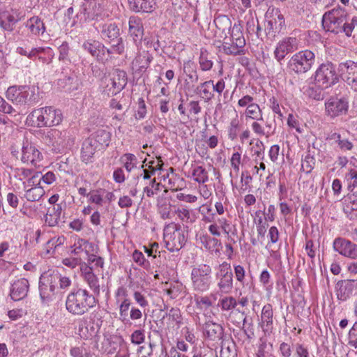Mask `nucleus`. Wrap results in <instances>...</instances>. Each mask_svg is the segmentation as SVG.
Masks as SVG:
<instances>
[{"instance_id": "f257e3e1", "label": "nucleus", "mask_w": 357, "mask_h": 357, "mask_svg": "<svg viewBox=\"0 0 357 357\" xmlns=\"http://www.w3.org/2000/svg\"><path fill=\"white\" fill-rule=\"evenodd\" d=\"M71 285V279L63 275L57 270H49L43 273L39 279V293L42 302L49 303L59 290L66 291Z\"/></svg>"}, {"instance_id": "f03ea898", "label": "nucleus", "mask_w": 357, "mask_h": 357, "mask_svg": "<svg viewBox=\"0 0 357 357\" xmlns=\"http://www.w3.org/2000/svg\"><path fill=\"white\" fill-rule=\"evenodd\" d=\"M97 301L94 295L86 289H77L71 291L66 300V309L73 315L82 316L96 306Z\"/></svg>"}, {"instance_id": "7ed1b4c3", "label": "nucleus", "mask_w": 357, "mask_h": 357, "mask_svg": "<svg viewBox=\"0 0 357 357\" xmlns=\"http://www.w3.org/2000/svg\"><path fill=\"white\" fill-rule=\"evenodd\" d=\"M28 120L38 128L52 127L62 122L63 114L61 110L53 107H44L34 109L28 116Z\"/></svg>"}, {"instance_id": "20e7f679", "label": "nucleus", "mask_w": 357, "mask_h": 357, "mask_svg": "<svg viewBox=\"0 0 357 357\" xmlns=\"http://www.w3.org/2000/svg\"><path fill=\"white\" fill-rule=\"evenodd\" d=\"M6 98L15 105L32 106L38 102V96L27 85H13L6 91Z\"/></svg>"}, {"instance_id": "39448f33", "label": "nucleus", "mask_w": 357, "mask_h": 357, "mask_svg": "<svg viewBox=\"0 0 357 357\" xmlns=\"http://www.w3.org/2000/svg\"><path fill=\"white\" fill-rule=\"evenodd\" d=\"M71 253L75 255L84 254V258L89 264H93L96 267H102L103 259L97 255L98 248L93 243L84 238H78L71 247Z\"/></svg>"}, {"instance_id": "423d86ee", "label": "nucleus", "mask_w": 357, "mask_h": 357, "mask_svg": "<svg viewBox=\"0 0 357 357\" xmlns=\"http://www.w3.org/2000/svg\"><path fill=\"white\" fill-rule=\"evenodd\" d=\"M314 62V53L309 50H305L291 57L288 62V68L290 71L297 75H303L311 70Z\"/></svg>"}, {"instance_id": "0eeeda50", "label": "nucleus", "mask_w": 357, "mask_h": 357, "mask_svg": "<svg viewBox=\"0 0 357 357\" xmlns=\"http://www.w3.org/2000/svg\"><path fill=\"white\" fill-rule=\"evenodd\" d=\"M212 269L209 265L199 264L192 268L190 278L195 291L205 292L211 285Z\"/></svg>"}, {"instance_id": "6e6552de", "label": "nucleus", "mask_w": 357, "mask_h": 357, "mask_svg": "<svg viewBox=\"0 0 357 357\" xmlns=\"http://www.w3.org/2000/svg\"><path fill=\"white\" fill-rule=\"evenodd\" d=\"M347 16L346 10L337 6L324 14L322 26L326 31L338 34L342 33V26Z\"/></svg>"}, {"instance_id": "1a4fd4ad", "label": "nucleus", "mask_w": 357, "mask_h": 357, "mask_svg": "<svg viewBox=\"0 0 357 357\" xmlns=\"http://www.w3.org/2000/svg\"><path fill=\"white\" fill-rule=\"evenodd\" d=\"M163 238L167 249L170 252L180 250L185 243L186 238L180 226L174 222L165 225Z\"/></svg>"}, {"instance_id": "9d476101", "label": "nucleus", "mask_w": 357, "mask_h": 357, "mask_svg": "<svg viewBox=\"0 0 357 357\" xmlns=\"http://www.w3.org/2000/svg\"><path fill=\"white\" fill-rule=\"evenodd\" d=\"M126 73L119 68L113 69L109 73L108 76L105 77L106 84L103 93L108 96H113L121 91L127 84Z\"/></svg>"}, {"instance_id": "9b49d317", "label": "nucleus", "mask_w": 357, "mask_h": 357, "mask_svg": "<svg viewBox=\"0 0 357 357\" xmlns=\"http://www.w3.org/2000/svg\"><path fill=\"white\" fill-rule=\"evenodd\" d=\"M314 83L321 89H328L338 81L335 66L327 62L321 64L314 75Z\"/></svg>"}, {"instance_id": "f8f14e48", "label": "nucleus", "mask_w": 357, "mask_h": 357, "mask_svg": "<svg viewBox=\"0 0 357 357\" xmlns=\"http://www.w3.org/2000/svg\"><path fill=\"white\" fill-rule=\"evenodd\" d=\"M267 26L266 34L269 37L274 38L276 34L285 29V20L279 8H269L266 14Z\"/></svg>"}, {"instance_id": "ddd939ff", "label": "nucleus", "mask_w": 357, "mask_h": 357, "mask_svg": "<svg viewBox=\"0 0 357 357\" xmlns=\"http://www.w3.org/2000/svg\"><path fill=\"white\" fill-rule=\"evenodd\" d=\"M217 286L222 294H229L233 289V273L229 263L224 261L217 268Z\"/></svg>"}, {"instance_id": "4468645a", "label": "nucleus", "mask_w": 357, "mask_h": 357, "mask_svg": "<svg viewBox=\"0 0 357 357\" xmlns=\"http://www.w3.org/2000/svg\"><path fill=\"white\" fill-rule=\"evenodd\" d=\"M100 34L104 40L109 43L116 40V44L112 45V52L121 54L124 51V45L121 38H119V29L114 23H106L101 26Z\"/></svg>"}, {"instance_id": "2eb2a0df", "label": "nucleus", "mask_w": 357, "mask_h": 357, "mask_svg": "<svg viewBox=\"0 0 357 357\" xmlns=\"http://www.w3.org/2000/svg\"><path fill=\"white\" fill-rule=\"evenodd\" d=\"M349 110V100L345 97H331L325 102L326 114L331 119L346 115Z\"/></svg>"}, {"instance_id": "dca6fc26", "label": "nucleus", "mask_w": 357, "mask_h": 357, "mask_svg": "<svg viewBox=\"0 0 357 357\" xmlns=\"http://www.w3.org/2000/svg\"><path fill=\"white\" fill-rule=\"evenodd\" d=\"M342 79L355 91H357V63L352 61L342 62L338 66Z\"/></svg>"}, {"instance_id": "f3484780", "label": "nucleus", "mask_w": 357, "mask_h": 357, "mask_svg": "<svg viewBox=\"0 0 357 357\" xmlns=\"http://www.w3.org/2000/svg\"><path fill=\"white\" fill-rule=\"evenodd\" d=\"M43 159V154L33 144L28 142L23 143L21 156V161L23 163L38 168L41 166Z\"/></svg>"}, {"instance_id": "a211bd4d", "label": "nucleus", "mask_w": 357, "mask_h": 357, "mask_svg": "<svg viewBox=\"0 0 357 357\" xmlns=\"http://www.w3.org/2000/svg\"><path fill=\"white\" fill-rule=\"evenodd\" d=\"M46 138L52 146L58 151H61L66 149L70 142L69 132L66 130H51L47 132Z\"/></svg>"}, {"instance_id": "6ab92c4d", "label": "nucleus", "mask_w": 357, "mask_h": 357, "mask_svg": "<svg viewBox=\"0 0 357 357\" xmlns=\"http://www.w3.org/2000/svg\"><path fill=\"white\" fill-rule=\"evenodd\" d=\"M338 300L345 301L357 294V280H343L338 281L335 286Z\"/></svg>"}, {"instance_id": "aec40b11", "label": "nucleus", "mask_w": 357, "mask_h": 357, "mask_svg": "<svg viewBox=\"0 0 357 357\" xmlns=\"http://www.w3.org/2000/svg\"><path fill=\"white\" fill-rule=\"evenodd\" d=\"M333 248L340 255L357 259V244L343 238H337L333 241Z\"/></svg>"}, {"instance_id": "412c9836", "label": "nucleus", "mask_w": 357, "mask_h": 357, "mask_svg": "<svg viewBox=\"0 0 357 357\" xmlns=\"http://www.w3.org/2000/svg\"><path fill=\"white\" fill-rule=\"evenodd\" d=\"M298 49V40L295 37H287L280 40L274 51L277 61H282L287 54Z\"/></svg>"}, {"instance_id": "4be33fe9", "label": "nucleus", "mask_w": 357, "mask_h": 357, "mask_svg": "<svg viewBox=\"0 0 357 357\" xmlns=\"http://www.w3.org/2000/svg\"><path fill=\"white\" fill-rule=\"evenodd\" d=\"M21 20L17 10L8 9L0 10V26L5 31H12L15 24Z\"/></svg>"}, {"instance_id": "5701e85b", "label": "nucleus", "mask_w": 357, "mask_h": 357, "mask_svg": "<svg viewBox=\"0 0 357 357\" xmlns=\"http://www.w3.org/2000/svg\"><path fill=\"white\" fill-rule=\"evenodd\" d=\"M29 282L25 278H20L13 282L10 289V296L15 301H21L28 294Z\"/></svg>"}, {"instance_id": "b1692460", "label": "nucleus", "mask_w": 357, "mask_h": 357, "mask_svg": "<svg viewBox=\"0 0 357 357\" xmlns=\"http://www.w3.org/2000/svg\"><path fill=\"white\" fill-rule=\"evenodd\" d=\"M82 47L93 56L96 57L99 61H103L105 59V52H107V54L112 53L110 49L106 48L102 43L97 40H88L83 43Z\"/></svg>"}, {"instance_id": "393cba45", "label": "nucleus", "mask_w": 357, "mask_h": 357, "mask_svg": "<svg viewBox=\"0 0 357 357\" xmlns=\"http://www.w3.org/2000/svg\"><path fill=\"white\" fill-rule=\"evenodd\" d=\"M152 60V55L148 51H143L139 53L132 61V70L135 73L141 74L146 71Z\"/></svg>"}, {"instance_id": "a878e982", "label": "nucleus", "mask_w": 357, "mask_h": 357, "mask_svg": "<svg viewBox=\"0 0 357 357\" xmlns=\"http://www.w3.org/2000/svg\"><path fill=\"white\" fill-rule=\"evenodd\" d=\"M204 335L211 341H219L224 335L223 327L211 321H206L204 326Z\"/></svg>"}, {"instance_id": "bb28decb", "label": "nucleus", "mask_w": 357, "mask_h": 357, "mask_svg": "<svg viewBox=\"0 0 357 357\" xmlns=\"http://www.w3.org/2000/svg\"><path fill=\"white\" fill-rule=\"evenodd\" d=\"M251 128L257 136L268 138L275 133V126L272 121H266L264 126L259 121L255 120L251 123Z\"/></svg>"}, {"instance_id": "cd10ccee", "label": "nucleus", "mask_w": 357, "mask_h": 357, "mask_svg": "<svg viewBox=\"0 0 357 357\" xmlns=\"http://www.w3.org/2000/svg\"><path fill=\"white\" fill-rule=\"evenodd\" d=\"M230 222L227 219L225 218H218L216 216L215 220L214 222H211V225L208 226V231L211 234L214 236H220L221 235L222 230L224 234L229 235L230 232Z\"/></svg>"}, {"instance_id": "c85d7f7f", "label": "nucleus", "mask_w": 357, "mask_h": 357, "mask_svg": "<svg viewBox=\"0 0 357 357\" xmlns=\"http://www.w3.org/2000/svg\"><path fill=\"white\" fill-rule=\"evenodd\" d=\"M100 150L99 148L92 142L90 138L86 139L82 143L81 149L82 161L86 164L92 162L95 153Z\"/></svg>"}, {"instance_id": "c756f323", "label": "nucleus", "mask_w": 357, "mask_h": 357, "mask_svg": "<svg viewBox=\"0 0 357 357\" xmlns=\"http://www.w3.org/2000/svg\"><path fill=\"white\" fill-rule=\"evenodd\" d=\"M90 139H92L99 149H105L107 147L111 141V133L104 129H99L96 130L91 137Z\"/></svg>"}, {"instance_id": "7c9ffc66", "label": "nucleus", "mask_w": 357, "mask_h": 357, "mask_svg": "<svg viewBox=\"0 0 357 357\" xmlns=\"http://www.w3.org/2000/svg\"><path fill=\"white\" fill-rule=\"evenodd\" d=\"M25 26L34 36L43 35L46 27L43 21L38 16H33L25 22Z\"/></svg>"}, {"instance_id": "2f4dec72", "label": "nucleus", "mask_w": 357, "mask_h": 357, "mask_svg": "<svg viewBox=\"0 0 357 357\" xmlns=\"http://www.w3.org/2000/svg\"><path fill=\"white\" fill-rule=\"evenodd\" d=\"M130 9L135 12L151 13L155 9V0H128Z\"/></svg>"}, {"instance_id": "473e14b6", "label": "nucleus", "mask_w": 357, "mask_h": 357, "mask_svg": "<svg viewBox=\"0 0 357 357\" xmlns=\"http://www.w3.org/2000/svg\"><path fill=\"white\" fill-rule=\"evenodd\" d=\"M157 209L160 218L163 220L172 219L174 216V209H172L171 202L166 198L158 199Z\"/></svg>"}, {"instance_id": "72a5a7b5", "label": "nucleus", "mask_w": 357, "mask_h": 357, "mask_svg": "<svg viewBox=\"0 0 357 357\" xmlns=\"http://www.w3.org/2000/svg\"><path fill=\"white\" fill-rule=\"evenodd\" d=\"M273 317L272 305L268 303L263 307L261 314V326L264 332H269L272 330Z\"/></svg>"}, {"instance_id": "f704fd0d", "label": "nucleus", "mask_w": 357, "mask_h": 357, "mask_svg": "<svg viewBox=\"0 0 357 357\" xmlns=\"http://www.w3.org/2000/svg\"><path fill=\"white\" fill-rule=\"evenodd\" d=\"M62 213V206L61 204L53 205L48 208L47 212L45 216V221L50 227H54L59 222Z\"/></svg>"}, {"instance_id": "c9c22d12", "label": "nucleus", "mask_w": 357, "mask_h": 357, "mask_svg": "<svg viewBox=\"0 0 357 357\" xmlns=\"http://www.w3.org/2000/svg\"><path fill=\"white\" fill-rule=\"evenodd\" d=\"M129 32L134 40H137L141 39L144 35V27L142 20L135 16H131L129 18Z\"/></svg>"}, {"instance_id": "e433bc0d", "label": "nucleus", "mask_w": 357, "mask_h": 357, "mask_svg": "<svg viewBox=\"0 0 357 357\" xmlns=\"http://www.w3.org/2000/svg\"><path fill=\"white\" fill-rule=\"evenodd\" d=\"M91 265L92 266L84 273V279L92 290L93 295L96 297L100 294V284L98 277L92 272V269L96 267L93 266V264Z\"/></svg>"}, {"instance_id": "4c0bfd02", "label": "nucleus", "mask_w": 357, "mask_h": 357, "mask_svg": "<svg viewBox=\"0 0 357 357\" xmlns=\"http://www.w3.org/2000/svg\"><path fill=\"white\" fill-rule=\"evenodd\" d=\"M192 211L185 206H174V215L183 224H192L196 220V217L192 214Z\"/></svg>"}, {"instance_id": "58836bf2", "label": "nucleus", "mask_w": 357, "mask_h": 357, "mask_svg": "<svg viewBox=\"0 0 357 357\" xmlns=\"http://www.w3.org/2000/svg\"><path fill=\"white\" fill-rule=\"evenodd\" d=\"M241 128V121L238 119V114H236V116L230 120L227 127L228 138L231 141L236 139L239 135Z\"/></svg>"}, {"instance_id": "ea45409f", "label": "nucleus", "mask_w": 357, "mask_h": 357, "mask_svg": "<svg viewBox=\"0 0 357 357\" xmlns=\"http://www.w3.org/2000/svg\"><path fill=\"white\" fill-rule=\"evenodd\" d=\"M231 37L232 42L235 44L236 48H238L241 54H244V47L245 45V40L242 32L238 26H234L231 30Z\"/></svg>"}, {"instance_id": "a19ab883", "label": "nucleus", "mask_w": 357, "mask_h": 357, "mask_svg": "<svg viewBox=\"0 0 357 357\" xmlns=\"http://www.w3.org/2000/svg\"><path fill=\"white\" fill-rule=\"evenodd\" d=\"M198 212L202 215V220L205 223H211L215 220L216 213L213 211L210 204H202L198 208Z\"/></svg>"}, {"instance_id": "79ce46f5", "label": "nucleus", "mask_w": 357, "mask_h": 357, "mask_svg": "<svg viewBox=\"0 0 357 357\" xmlns=\"http://www.w3.org/2000/svg\"><path fill=\"white\" fill-rule=\"evenodd\" d=\"M192 176L195 181L204 184L208 181V172L202 166H195L192 170Z\"/></svg>"}, {"instance_id": "37998d69", "label": "nucleus", "mask_w": 357, "mask_h": 357, "mask_svg": "<svg viewBox=\"0 0 357 357\" xmlns=\"http://www.w3.org/2000/svg\"><path fill=\"white\" fill-rule=\"evenodd\" d=\"M24 190L25 191L24 197L29 202L38 201L45 194V190L41 186Z\"/></svg>"}, {"instance_id": "c03bdc74", "label": "nucleus", "mask_w": 357, "mask_h": 357, "mask_svg": "<svg viewBox=\"0 0 357 357\" xmlns=\"http://www.w3.org/2000/svg\"><path fill=\"white\" fill-rule=\"evenodd\" d=\"M261 215V211H257L255 212V218L254 219V222L256 224L258 236L264 237L267 230L268 224L266 223V220H264Z\"/></svg>"}, {"instance_id": "a18cd8bd", "label": "nucleus", "mask_w": 357, "mask_h": 357, "mask_svg": "<svg viewBox=\"0 0 357 357\" xmlns=\"http://www.w3.org/2000/svg\"><path fill=\"white\" fill-rule=\"evenodd\" d=\"M245 116L247 119L253 120L263 121L262 110L257 103L248 106L245 109Z\"/></svg>"}, {"instance_id": "49530a36", "label": "nucleus", "mask_w": 357, "mask_h": 357, "mask_svg": "<svg viewBox=\"0 0 357 357\" xmlns=\"http://www.w3.org/2000/svg\"><path fill=\"white\" fill-rule=\"evenodd\" d=\"M238 305L236 299L233 296H225L218 301V306L222 311H229L236 308Z\"/></svg>"}, {"instance_id": "de8ad7c7", "label": "nucleus", "mask_w": 357, "mask_h": 357, "mask_svg": "<svg viewBox=\"0 0 357 357\" xmlns=\"http://www.w3.org/2000/svg\"><path fill=\"white\" fill-rule=\"evenodd\" d=\"M131 301L130 299L122 300L119 305V319L123 322L129 321L128 311L131 308Z\"/></svg>"}, {"instance_id": "09e8293b", "label": "nucleus", "mask_w": 357, "mask_h": 357, "mask_svg": "<svg viewBox=\"0 0 357 357\" xmlns=\"http://www.w3.org/2000/svg\"><path fill=\"white\" fill-rule=\"evenodd\" d=\"M194 300L196 308L201 311L208 310L213 305L211 300L207 296L195 295Z\"/></svg>"}, {"instance_id": "8fccbe9b", "label": "nucleus", "mask_w": 357, "mask_h": 357, "mask_svg": "<svg viewBox=\"0 0 357 357\" xmlns=\"http://www.w3.org/2000/svg\"><path fill=\"white\" fill-rule=\"evenodd\" d=\"M330 139H333L342 150L350 151L353 148L352 143L347 139H342L341 135L339 133L334 132L331 134Z\"/></svg>"}, {"instance_id": "3c124183", "label": "nucleus", "mask_w": 357, "mask_h": 357, "mask_svg": "<svg viewBox=\"0 0 357 357\" xmlns=\"http://www.w3.org/2000/svg\"><path fill=\"white\" fill-rule=\"evenodd\" d=\"M121 162L128 172L136 167L137 158L132 153H126L121 157Z\"/></svg>"}, {"instance_id": "603ef678", "label": "nucleus", "mask_w": 357, "mask_h": 357, "mask_svg": "<svg viewBox=\"0 0 357 357\" xmlns=\"http://www.w3.org/2000/svg\"><path fill=\"white\" fill-rule=\"evenodd\" d=\"M220 357H237V353L234 342L225 343L222 345Z\"/></svg>"}, {"instance_id": "864d4df0", "label": "nucleus", "mask_w": 357, "mask_h": 357, "mask_svg": "<svg viewBox=\"0 0 357 357\" xmlns=\"http://www.w3.org/2000/svg\"><path fill=\"white\" fill-rule=\"evenodd\" d=\"M206 53V50L202 49L200 56L199 57V64L201 70L203 71L210 70L213 65V61L208 59Z\"/></svg>"}, {"instance_id": "5fc2aeb1", "label": "nucleus", "mask_w": 357, "mask_h": 357, "mask_svg": "<svg viewBox=\"0 0 357 357\" xmlns=\"http://www.w3.org/2000/svg\"><path fill=\"white\" fill-rule=\"evenodd\" d=\"M103 191L104 190L102 189H98L89 192L88 195L89 202L98 206H102L104 202L102 194Z\"/></svg>"}, {"instance_id": "6e6d98bb", "label": "nucleus", "mask_w": 357, "mask_h": 357, "mask_svg": "<svg viewBox=\"0 0 357 357\" xmlns=\"http://www.w3.org/2000/svg\"><path fill=\"white\" fill-rule=\"evenodd\" d=\"M242 330L248 339H252L255 336L254 326L251 318L248 319L244 316Z\"/></svg>"}, {"instance_id": "4d7b16f0", "label": "nucleus", "mask_w": 357, "mask_h": 357, "mask_svg": "<svg viewBox=\"0 0 357 357\" xmlns=\"http://www.w3.org/2000/svg\"><path fill=\"white\" fill-rule=\"evenodd\" d=\"M41 178H40V172H34V173L29 176L25 181H23L24 189L30 188L32 187H38Z\"/></svg>"}, {"instance_id": "13d9d810", "label": "nucleus", "mask_w": 357, "mask_h": 357, "mask_svg": "<svg viewBox=\"0 0 357 357\" xmlns=\"http://www.w3.org/2000/svg\"><path fill=\"white\" fill-rule=\"evenodd\" d=\"M357 26V16H354L350 22H348L347 20L344 22V24L342 29V33H344V34L347 37H350L352 34V32L355 27Z\"/></svg>"}, {"instance_id": "bf43d9fd", "label": "nucleus", "mask_w": 357, "mask_h": 357, "mask_svg": "<svg viewBox=\"0 0 357 357\" xmlns=\"http://www.w3.org/2000/svg\"><path fill=\"white\" fill-rule=\"evenodd\" d=\"M161 190V184L160 183H157L155 179L153 178L151 180L150 185L149 186H146L144 188V192L146 193V196L149 197H153L154 195L158 194L159 191Z\"/></svg>"}, {"instance_id": "052dcab7", "label": "nucleus", "mask_w": 357, "mask_h": 357, "mask_svg": "<svg viewBox=\"0 0 357 357\" xmlns=\"http://www.w3.org/2000/svg\"><path fill=\"white\" fill-rule=\"evenodd\" d=\"M31 168H16L15 170V176L20 181H25L29 176H31L35 171Z\"/></svg>"}, {"instance_id": "680f3d73", "label": "nucleus", "mask_w": 357, "mask_h": 357, "mask_svg": "<svg viewBox=\"0 0 357 357\" xmlns=\"http://www.w3.org/2000/svg\"><path fill=\"white\" fill-rule=\"evenodd\" d=\"M294 351L293 357H310V351L303 344H296Z\"/></svg>"}, {"instance_id": "e2e57ef3", "label": "nucleus", "mask_w": 357, "mask_h": 357, "mask_svg": "<svg viewBox=\"0 0 357 357\" xmlns=\"http://www.w3.org/2000/svg\"><path fill=\"white\" fill-rule=\"evenodd\" d=\"M167 316L169 319L174 321L177 327H180L182 324L181 313L178 308L172 307L169 310Z\"/></svg>"}, {"instance_id": "0e129e2a", "label": "nucleus", "mask_w": 357, "mask_h": 357, "mask_svg": "<svg viewBox=\"0 0 357 357\" xmlns=\"http://www.w3.org/2000/svg\"><path fill=\"white\" fill-rule=\"evenodd\" d=\"M133 298L136 303L141 307V308H145L149 306V301L145 296V295L139 291H135L133 293Z\"/></svg>"}, {"instance_id": "69168bd1", "label": "nucleus", "mask_w": 357, "mask_h": 357, "mask_svg": "<svg viewBox=\"0 0 357 357\" xmlns=\"http://www.w3.org/2000/svg\"><path fill=\"white\" fill-rule=\"evenodd\" d=\"M222 49L226 54L234 56L241 55V52L238 48H236V45L233 42L231 43L224 42Z\"/></svg>"}, {"instance_id": "338daca9", "label": "nucleus", "mask_w": 357, "mask_h": 357, "mask_svg": "<svg viewBox=\"0 0 357 357\" xmlns=\"http://www.w3.org/2000/svg\"><path fill=\"white\" fill-rule=\"evenodd\" d=\"M138 107L135 113V118L137 119H142L146 114V107L145 101L142 98L138 99Z\"/></svg>"}, {"instance_id": "774afa93", "label": "nucleus", "mask_w": 357, "mask_h": 357, "mask_svg": "<svg viewBox=\"0 0 357 357\" xmlns=\"http://www.w3.org/2000/svg\"><path fill=\"white\" fill-rule=\"evenodd\" d=\"M15 112L14 107L0 96V112L11 114Z\"/></svg>"}]
</instances>
